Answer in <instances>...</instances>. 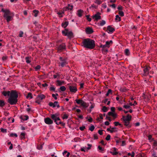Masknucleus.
I'll list each match as a JSON object with an SVG mask.
<instances>
[{
	"label": "nucleus",
	"instance_id": "f257e3e1",
	"mask_svg": "<svg viewBox=\"0 0 157 157\" xmlns=\"http://www.w3.org/2000/svg\"><path fill=\"white\" fill-rule=\"evenodd\" d=\"M2 94L5 96H9L8 99V102L10 105H15L17 103L18 95L17 92L15 91H4L2 92Z\"/></svg>",
	"mask_w": 157,
	"mask_h": 157
},
{
	"label": "nucleus",
	"instance_id": "f03ea898",
	"mask_svg": "<svg viewBox=\"0 0 157 157\" xmlns=\"http://www.w3.org/2000/svg\"><path fill=\"white\" fill-rule=\"evenodd\" d=\"M82 43L84 47L90 49H93L95 46L94 41L89 38L84 39Z\"/></svg>",
	"mask_w": 157,
	"mask_h": 157
},
{
	"label": "nucleus",
	"instance_id": "7ed1b4c3",
	"mask_svg": "<svg viewBox=\"0 0 157 157\" xmlns=\"http://www.w3.org/2000/svg\"><path fill=\"white\" fill-rule=\"evenodd\" d=\"M1 11L4 13L3 17L6 19L7 22H9L12 20L14 14L13 13H11L9 10L2 9Z\"/></svg>",
	"mask_w": 157,
	"mask_h": 157
},
{
	"label": "nucleus",
	"instance_id": "20e7f679",
	"mask_svg": "<svg viewBox=\"0 0 157 157\" xmlns=\"http://www.w3.org/2000/svg\"><path fill=\"white\" fill-rule=\"evenodd\" d=\"M59 59V61L58 63L59 66L63 67L68 64V62L66 58L60 57Z\"/></svg>",
	"mask_w": 157,
	"mask_h": 157
},
{
	"label": "nucleus",
	"instance_id": "39448f33",
	"mask_svg": "<svg viewBox=\"0 0 157 157\" xmlns=\"http://www.w3.org/2000/svg\"><path fill=\"white\" fill-rule=\"evenodd\" d=\"M45 98V96L43 94H40L38 95L35 99V102L38 104H40L42 100Z\"/></svg>",
	"mask_w": 157,
	"mask_h": 157
},
{
	"label": "nucleus",
	"instance_id": "423d86ee",
	"mask_svg": "<svg viewBox=\"0 0 157 157\" xmlns=\"http://www.w3.org/2000/svg\"><path fill=\"white\" fill-rule=\"evenodd\" d=\"M62 34L65 36H67L68 37L71 38L73 36V33L71 31H69L67 29L62 31Z\"/></svg>",
	"mask_w": 157,
	"mask_h": 157
},
{
	"label": "nucleus",
	"instance_id": "0eeeda50",
	"mask_svg": "<svg viewBox=\"0 0 157 157\" xmlns=\"http://www.w3.org/2000/svg\"><path fill=\"white\" fill-rule=\"evenodd\" d=\"M100 15V13L99 12H98L93 16L92 18L94 20L98 21L101 18V17Z\"/></svg>",
	"mask_w": 157,
	"mask_h": 157
},
{
	"label": "nucleus",
	"instance_id": "6e6552de",
	"mask_svg": "<svg viewBox=\"0 0 157 157\" xmlns=\"http://www.w3.org/2000/svg\"><path fill=\"white\" fill-rule=\"evenodd\" d=\"M51 118L54 121V122H56L57 121H60V119L58 117V115L56 113L51 115Z\"/></svg>",
	"mask_w": 157,
	"mask_h": 157
},
{
	"label": "nucleus",
	"instance_id": "1a4fd4ad",
	"mask_svg": "<svg viewBox=\"0 0 157 157\" xmlns=\"http://www.w3.org/2000/svg\"><path fill=\"white\" fill-rule=\"evenodd\" d=\"M48 105L52 107L53 108H55L56 106H57L58 108H59V107L58 103L57 101H55L54 103L50 102L49 103Z\"/></svg>",
	"mask_w": 157,
	"mask_h": 157
},
{
	"label": "nucleus",
	"instance_id": "9d476101",
	"mask_svg": "<svg viewBox=\"0 0 157 157\" xmlns=\"http://www.w3.org/2000/svg\"><path fill=\"white\" fill-rule=\"evenodd\" d=\"M66 49V45L65 44H62L59 45L58 47V52L61 51Z\"/></svg>",
	"mask_w": 157,
	"mask_h": 157
},
{
	"label": "nucleus",
	"instance_id": "9b49d317",
	"mask_svg": "<svg viewBox=\"0 0 157 157\" xmlns=\"http://www.w3.org/2000/svg\"><path fill=\"white\" fill-rule=\"evenodd\" d=\"M45 123L48 124H52L53 123V121L50 118L47 117L44 119Z\"/></svg>",
	"mask_w": 157,
	"mask_h": 157
},
{
	"label": "nucleus",
	"instance_id": "f8f14e48",
	"mask_svg": "<svg viewBox=\"0 0 157 157\" xmlns=\"http://www.w3.org/2000/svg\"><path fill=\"white\" fill-rule=\"evenodd\" d=\"M69 88L70 91L72 93H75L77 91V88L75 86H70Z\"/></svg>",
	"mask_w": 157,
	"mask_h": 157
},
{
	"label": "nucleus",
	"instance_id": "ddd939ff",
	"mask_svg": "<svg viewBox=\"0 0 157 157\" xmlns=\"http://www.w3.org/2000/svg\"><path fill=\"white\" fill-rule=\"evenodd\" d=\"M115 30L114 28L110 26H108L107 28V31L109 33H112Z\"/></svg>",
	"mask_w": 157,
	"mask_h": 157
},
{
	"label": "nucleus",
	"instance_id": "4468645a",
	"mask_svg": "<svg viewBox=\"0 0 157 157\" xmlns=\"http://www.w3.org/2000/svg\"><path fill=\"white\" fill-rule=\"evenodd\" d=\"M132 118V116L129 115H127L126 117L124 116H123L122 119L124 121H130Z\"/></svg>",
	"mask_w": 157,
	"mask_h": 157
},
{
	"label": "nucleus",
	"instance_id": "2eb2a0df",
	"mask_svg": "<svg viewBox=\"0 0 157 157\" xmlns=\"http://www.w3.org/2000/svg\"><path fill=\"white\" fill-rule=\"evenodd\" d=\"M107 131L110 132L111 133H113L114 132H116L117 131V128L114 127L113 128H108L107 129Z\"/></svg>",
	"mask_w": 157,
	"mask_h": 157
},
{
	"label": "nucleus",
	"instance_id": "dca6fc26",
	"mask_svg": "<svg viewBox=\"0 0 157 157\" xmlns=\"http://www.w3.org/2000/svg\"><path fill=\"white\" fill-rule=\"evenodd\" d=\"M100 48H102V52H107L108 51L107 46L106 45H100Z\"/></svg>",
	"mask_w": 157,
	"mask_h": 157
},
{
	"label": "nucleus",
	"instance_id": "f3484780",
	"mask_svg": "<svg viewBox=\"0 0 157 157\" xmlns=\"http://www.w3.org/2000/svg\"><path fill=\"white\" fill-rule=\"evenodd\" d=\"M86 33L87 34H91L94 32L93 29L90 27L87 28L86 29Z\"/></svg>",
	"mask_w": 157,
	"mask_h": 157
},
{
	"label": "nucleus",
	"instance_id": "a211bd4d",
	"mask_svg": "<svg viewBox=\"0 0 157 157\" xmlns=\"http://www.w3.org/2000/svg\"><path fill=\"white\" fill-rule=\"evenodd\" d=\"M73 6L72 5L69 4L67 7L64 8L63 9L65 11H67V10H71L73 9Z\"/></svg>",
	"mask_w": 157,
	"mask_h": 157
},
{
	"label": "nucleus",
	"instance_id": "6ab92c4d",
	"mask_svg": "<svg viewBox=\"0 0 157 157\" xmlns=\"http://www.w3.org/2000/svg\"><path fill=\"white\" fill-rule=\"evenodd\" d=\"M108 115L112 116L113 117V120H114L117 117V114L115 112H109L108 113Z\"/></svg>",
	"mask_w": 157,
	"mask_h": 157
},
{
	"label": "nucleus",
	"instance_id": "aec40b11",
	"mask_svg": "<svg viewBox=\"0 0 157 157\" xmlns=\"http://www.w3.org/2000/svg\"><path fill=\"white\" fill-rule=\"evenodd\" d=\"M149 69H150V67H146L144 69V75H147L148 74Z\"/></svg>",
	"mask_w": 157,
	"mask_h": 157
},
{
	"label": "nucleus",
	"instance_id": "412c9836",
	"mask_svg": "<svg viewBox=\"0 0 157 157\" xmlns=\"http://www.w3.org/2000/svg\"><path fill=\"white\" fill-rule=\"evenodd\" d=\"M64 11H65L63 9V10L59 11L57 12V13L59 17H63V15L64 13Z\"/></svg>",
	"mask_w": 157,
	"mask_h": 157
},
{
	"label": "nucleus",
	"instance_id": "4be33fe9",
	"mask_svg": "<svg viewBox=\"0 0 157 157\" xmlns=\"http://www.w3.org/2000/svg\"><path fill=\"white\" fill-rule=\"evenodd\" d=\"M113 151H110V153H111L113 155H116L118 154V152H117L116 151L117 150V149L115 147H113Z\"/></svg>",
	"mask_w": 157,
	"mask_h": 157
},
{
	"label": "nucleus",
	"instance_id": "5701e85b",
	"mask_svg": "<svg viewBox=\"0 0 157 157\" xmlns=\"http://www.w3.org/2000/svg\"><path fill=\"white\" fill-rule=\"evenodd\" d=\"M81 105L82 106L86 108H87L89 106V104H88V103L85 102L83 101L81 103Z\"/></svg>",
	"mask_w": 157,
	"mask_h": 157
},
{
	"label": "nucleus",
	"instance_id": "b1692460",
	"mask_svg": "<svg viewBox=\"0 0 157 157\" xmlns=\"http://www.w3.org/2000/svg\"><path fill=\"white\" fill-rule=\"evenodd\" d=\"M105 23L106 22L105 21L102 20L98 23V25L99 26H103L105 24Z\"/></svg>",
	"mask_w": 157,
	"mask_h": 157
},
{
	"label": "nucleus",
	"instance_id": "393cba45",
	"mask_svg": "<svg viewBox=\"0 0 157 157\" xmlns=\"http://www.w3.org/2000/svg\"><path fill=\"white\" fill-rule=\"evenodd\" d=\"M63 155L65 157H69L70 153L69 152H67L66 151H65L63 153Z\"/></svg>",
	"mask_w": 157,
	"mask_h": 157
},
{
	"label": "nucleus",
	"instance_id": "a878e982",
	"mask_svg": "<svg viewBox=\"0 0 157 157\" xmlns=\"http://www.w3.org/2000/svg\"><path fill=\"white\" fill-rule=\"evenodd\" d=\"M83 11L81 10H78L77 12V15L79 17H81L82 16V14Z\"/></svg>",
	"mask_w": 157,
	"mask_h": 157
},
{
	"label": "nucleus",
	"instance_id": "bb28decb",
	"mask_svg": "<svg viewBox=\"0 0 157 157\" xmlns=\"http://www.w3.org/2000/svg\"><path fill=\"white\" fill-rule=\"evenodd\" d=\"M68 25V22L67 21H65L62 24V26L64 28H65Z\"/></svg>",
	"mask_w": 157,
	"mask_h": 157
},
{
	"label": "nucleus",
	"instance_id": "cd10ccee",
	"mask_svg": "<svg viewBox=\"0 0 157 157\" xmlns=\"http://www.w3.org/2000/svg\"><path fill=\"white\" fill-rule=\"evenodd\" d=\"M113 43L112 40H110L109 41H107L106 42L105 44L107 46V48H109L110 46L109 45L112 44Z\"/></svg>",
	"mask_w": 157,
	"mask_h": 157
},
{
	"label": "nucleus",
	"instance_id": "c85d7f7f",
	"mask_svg": "<svg viewBox=\"0 0 157 157\" xmlns=\"http://www.w3.org/2000/svg\"><path fill=\"white\" fill-rule=\"evenodd\" d=\"M60 75L59 73H56V74L53 75V77L54 78H57L59 79Z\"/></svg>",
	"mask_w": 157,
	"mask_h": 157
},
{
	"label": "nucleus",
	"instance_id": "c756f323",
	"mask_svg": "<svg viewBox=\"0 0 157 157\" xmlns=\"http://www.w3.org/2000/svg\"><path fill=\"white\" fill-rule=\"evenodd\" d=\"M33 13H34V16L35 17H36L38 15L39 13V11L37 10H34L33 11Z\"/></svg>",
	"mask_w": 157,
	"mask_h": 157
},
{
	"label": "nucleus",
	"instance_id": "7c9ffc66",
	"mask_svg": "<svg viewBox=\"0 0 157 157\" xmlns=\"http://www.w3.org/2000/svg\"><path fill=\"white\" fill-rule=\"evenodd\" d=\"M57 85L60 86L63 84L64 83V82L63 81H61L59 80H57Z\"/></svg>",
	"mask_w": 157,
	"mask_h": 157
},
{
	"label": "nucleus",
	"instance_id": "2f4dec72",
	"mask_svg": "<svg viewBox=\"0 0 157 157\" xmlns=\"http://www.w3.org/2000/svg\"><path fill=\"white\" fill-rule=\"evenodd\" d=\"M115 20L117 21H120L121 20V17L117 15L116 16Z\"/></svg>",
	"mask_w": 157,
	"mask_h": 157
},
{
	"label": "nucleus",
	"instance_id": "473e14b6",
	"mask_svg": "<svg viewBox=\"0 0 157 157\" xmlns=\"http://www.w3.org/2000/svg\"><path fill=\"white\" fill-rule=\"evenodd\" d=\"M66 89V88L64 86H61L60 88V91H59V92L61 91H65Z\"/></svg>",
	"mask_w": 157,
	"mask_h": 157
},
{
	"label": "nucleus",
	"instance_id": "72a5a7b5",
	"mask_svg": "<svg viewBox=\"0 0 157 157\" xmlns=\"http://www.w3.org/2000/svg\"><path fill=\"white\" fill-rule=\"evenodd\" d=\"M102 1L100 0H94V2L98 5L101 4L102 3Z\"/></svg>",
	"mask_w": 157,
	"mask_h": 157
},
{
	"label": "nucleus",
	"instance_id": "f704fd0d",
	"mask_svg": "<svg viewBox=\"0 0 157 157\" xmlns=\"http://www.w3.org/2000/svg\"><path fill=\"white\" fill-rule=\"evenodd\" d=\"M5 105L4 101L3 100H0V106L3 107Z\"/></svg>",
	"mask_w": 157,
	"mask_h": 157
},
{
	"label": "nucleus",
	"instance_id": "c9c22d12",
	"mask_svg": "<svg viewBox=\"0 0 157 157\" xmlns=\"http://www.w3.org/2000/svg\"><path fill=\"white\" fill-rule=\"evenodd\" d=\"M125 54L127 56H128L130 55L129 50L128 49H125L124 51Z\"/></svg>",
	"mask_w": 157,
	"mask_h": 157
},
{
	"label": "nucleus",
	"instance_id": "e433bc0d",
	"mask_svg": "<svg viewBox=\"0 0 157 157\" xmlns=\"http://www.w3.org/2000/svg\"><path fill=\"white\" fill-rule=\"evenodd\" d=\"M26 62L28 63H29L31 62L30 58L29 57H26L25 58Z\"/></svg>",
	"mask_w": 157,
	"mask_h": 157
},
{
	"label": "nucleus",
	"instance_id": "4c0bfd02",
	"mask_svg": "<svg viewBox=\"0 0 157 157\" xmlns=\"http://www.w3.org/2000/svg\"><path fill=\"white\" fill-rule=\"evenodd\" d=\"M27 98H29V99H32L33 98L32 94L30 93H28L27 96Z\"/></svg>",
	"mask_w": 157,
	"mask_h": 157
},
{
	"label": "nucleus",
	"instance_id": "58836bf2",
	"mask_svg": "<svg viewBox=\"0 0 157 157\" xmlns=\"http://www.w3.org/2000/svg\"><path fill=\"white\" fill-rule=\"evenodd\" d=\"M58 96V94H52V97L54 98L55 100H57V96Z\"/></svg>",
	"mask_w": 157,
	"mask_h": 157
},
{
	"label": "nucleus",
	"instance_id": "ea45409f",
	"mask_svg": "<svg viewBox=\"0 0 157 157\" xmlns=\"http://www.w3.org/2000/svg\"><path fill=\"white\" fill-rule=\"evenodd\" d=\"M112 90L111 89H109V90H108V91H107V92L106 94V96H108L110 94H112Z\"/></svg>",
	"mask_w": 157,
	"mask_h": 157
},
{
	"label": "nucleus",
	"instance_id": "a19ab883",
	"mask_svg": "<svg viewBox=\"0 0 157 157\" xmlns=\"http://www.w3.org/2000/svg\"><path fill=\"white\" fill-rule=\"evenodd\" d=\"M75 101L78 104H81L83 100L81 99H76Z\"/></svg>",
	"mask_w": 157,
	"mask_h": 157
},
{
	"label": "nucleus",
	"instance_id": "79ce46f5",
	"mask_svg": "<svg viewBox=\"0 0 157 157\" xmlns=\"http://www.w3.org/2000/svg\"><path fill=\"white\" fill-rule=\"evenodd\" d=\"M10 137H14L15 136L16 137H17V135L16 133H11L10 135Z\"/></svg>",
	"mask_w": 157,
	"mask_h": 157
},
{
	"label": "nucleus",
	"instance_id": "37998d69",
	"mask_svg": "<svg viewBox=\"0 0 157 157\" xmlns=\"http://www.w3.org/2000/svg\"><path fill=\"white\" fill-rule=\"evenodd\" d=\"M40 65H37L35 67V70L36 71H38L40 70Z\"/></svg>",
	"mask_w": 157,
	"mask_h": 157
},
{
	"label": "nucleus",
	"instance_id": "c03bdc74",
	"mask_svg": "<svg viewBox=\"0 0 157 157\" xmlns=\"http://www.w3.org/2000/svg\"><path fill=\"white\" fill-rule=\"evenodd\" d=\"M120 90L122 92H124L126 91L127 89L125 88H121L120 89Z\"/></svg>",
	"mask_w": 157,
	"mask_h": 157
},
{
	"label": "nucleus",
	"instance_id": "a18cd8bd",
	"mask_svg": "<svg viewBox=\"0 0 157 157\" xmlns=\"http://www.w3.org/2000/svg\"><path fill=\"white\" fill-rule=\"evenodd\" d=\"M90 103L91 104L90 107V108L91 109L94 108L95 106V104L94 103H92L91 102H90Z\"/></svg>",
	"mask_w": 157,
	"mask_h": 157
},
{
	"label": "nucleus",
	"instance_id": "49530a36",
	"mask_svg": "<svg viewBox=\"0 0 157 157\" xmlns=\"http://www.w3.org/2000/svg\"><path fill=\"white\" fill-rule=\"evenodd\" d=\"M1 132L4 133H6L7 132V129H4L2 128H1Z\"/></svg>",
	"mask_w": 157,
	"mask_h": 157
},
{
	"label": "nucleus",
	"instance_id": "de8ad7c7",
	"mask_svg": "<svg viewBox=\"0 0 157 157\" xmlns=\"http://www.w3.org/2000/svg\"><path fill=\"white\" fill-rule=\"evenodd\" d=\"M123 107L126 109H129L131 108L130 106L128 104L124 105L123 106Z\"/></svg>",
	"mask_w": 157,
	"mask_h": 157
},
{
	"label": "nucleus",
	"instance_id": "09e8293b",
	"mask_svg": "<svg viewBox=\"0 0 157 157\" xmlns=\"http://www.w3.org/2000/svg\"><path fill=\"white\" fill-rule=\"evenodd\" d=\"M95 127L93 125L91 126L89 128V129L91 131H93Z\"/></svg>",
	"mask_w": 157,
	"mask_h": 157
},
{
	"label": "nucleus",
	"instance_id": "8fccbe9b",
	"mask_svg": "<svg viewBox=\"0 0 157 157\" xmlns=\"http://www.w3.org/2000/svg\"><path fill=\"white\" fill-rule=\"evenodd\" d=\"M87 20L89 22H90L91 21V18L90 17V16L88 15H86Z\"/></svg>",
	"mask_w": 157,
	"mask_h": 157
},
{
	"label": "nucleus",
	"instance_id": "3c124183",
	"mask_svg": "<svg viewBox=\"0 0 157 157\" xmlns=\"http://www.w3.org/2000/svg\"><path fill=\"white\" fill-rule=\"evenodd\" d=\"M81 151H87V150L86 148V147H82L81 149Z\"/></svg>",
	"mask_w": 157,
	"mask_h": 157
},
{
	"label": "nucleus",
	"instance_id": "603ef678",
	"mask_svg": "<svg viewBox=\"0 0 157 157\" xmlns=\"http://www.w3.org/2000/svg\"><path fill=\"white\" fill-rule=\"evenodd\" d=\"M119 15L121 17H123L124 16V12L121 11H120L119 12Z\"/></svg>",
	"mask_w": 157,
	"mask_h": 157
},
{
	"label": "nucleus",
	"instance_id": "864d4df0",
	"mask_svg": "<svg viewBox=\"0 0 157 157\" xmlns=\"http://www.w3.org/2000/svg\"><path fill=\"white\" fill-rule=\"evenodd\" d=\"M107 108L106 107L104 106L103 107L102 110L104 112H106V111H107Z\"/></svg>",
	"mask_w": 157,
	"mask_h": 157
},
{
	"label": "nucleus",
	"instance_id": "5fc2aeb1",
	"mask_svg": "<svg viewBox=\"0 0 157 157\" xmlns=\"http://www.w3.org/2000/svg\"><path fill=\"white\" fill-rule=\"evenodd\" d=\"M68 118V116L66 114H64L63 117V119H67Z\"/></svg>",
	"mask_w": 157,
	"mask_h": 157
},
{
	"label": "nucleus",
	"instance_id": "6e6d98bb",
	"mask_svg": "<svg viewBox=\"0 0 157 157\" xmlns=\"http://www.w3.org/2000/svg\"><path fill=\"white\" fill-rule=\"evenodd\" d=\"M124 121V124L126 126H128V125H129V121Z\"/></svg>",
	"mask_w": 157,
	"mask_h": 157
},
{
	"label": "nucleus",
	"instance_id": "4d7b16f0",
	"mask_svg": "<svg viewBox=\"0 0 157 157\" xmlns=\"http://www.w3.org/2000/svg\"><path fill=\"white\" fill-rule=\"evenodd\" d=\"M110 137H111V136H110V135H108L105 138V140H107V141H108L109 140H110Z\"/></svg>",
	"mask_w": 157,
	"mask_h": 157
},
{
	"label": "nucleus",
	"instance_id": "13d9d810",
	"mask_svg": "<svg viewBox=\"0 0 157 157\" xmlns=\"http://www.w3.org/2000/svg\"><path fill=\"white\" fill-rule=\"evenodd\" d=\"M23 32L22 31H20L19 32V36L20 37H22L23 36Z\"/></svg>",
	"mask_w": 157,
	"mask_h": 157
},
{
	"label": "nucleus",
	"instance_id": "bf43d9fd",
	"mask_svg": "<svg viewBox=\"0 0 157 157\" xmlns=\"http://www.w3.org/2000/svg\"><path fill=\"white\" fill-rule=\"evenodd\" d=\"M114 125L115 126H117L118 125H121V124H120L118 122H115L114 123Z\"/></svg>",
	"mask_w": 157,
	"mask_h": 157
},
{
	"label": "nucleus",
	"instance_id": "052dcab7",
	"mask_svg": "<svg viewBox=\"0 0 157 157\" xmlns=\"http://www.w3.org/2000/svg\"><path fill=\"white\" fill-rule=\"evenodd\" d=\"M87 145L88 146V147H86V148H87V150L88 151V150H90L91 148V147H92V145L91 144H87Z\"/></svg>",
	"mask_w": 157,
	"mask_h": 157
},
{
	"label": "nucleus",
	"instance_id": "680f3d73",
	"mask_svg": "<svg viewBox=\"0 0 157 157\" xmlns=\"http://www.w3.org/2000/svg\"><path fill=\"white\" fill-rule=\"evenodd\" d=\"M50 90L51 91H55V88L53 86H51L50 88Z\"/></svg>",
	"mask_w": 157,
	"mask_h": 157
},
{
	"label": "nucleus",
	"instance_id": "e2e57ef3",
	"mask_svg": "<svg viewBox=\"0 0 157 157\" xmlns=\"http://www.w3.org/2000/svg\"><path fill=\"white\" fill-rule=\"evenodd\" d=\"M25 133L24 132H22L21 134V138H23L25 137Z\"/></svg>",
	"mask_w": 157,
	"mask_h": 157
},
{
	"label": "nucleus",
	"instance_id": "0e129e2a",
	"mask_svg": "<svg viewBox=\"0 0 157 157\" xmlns=\"http://www.w3.org/2000/svg\"><path fill=\"white\" fill-rule=\"evenodd\" d=\"M85 128V126H82L81 127H79V129L81 131H82L84 130V129Z\"/></svg>",
	"mask_w": 157,
	"mask_h": 157
},
{
	"label": "nucleus",
	"instance_id": "69168bd1",
	"mask_svg": "<svg viewBox=\"0 0 157 157\" xmlns=\"http://www.w3.org/2000/svg\"><path fill=\"white\" fill-rule=\"evenodd\" d=\"M102 130H99L98 131V133L100 135H102L103 134Z\"/></svg>",
	"mask_w": 157,
	"mask_h": 157
},
{
	"label": "nucleus",
	"instance_id": "338daca9",
	"mask_svg": "<svg viewBox=\"0 0 157 157\" xmlns=\"http://www.w3.org/2000/svg\"><path fill=\"white\" fill-rule=\"evenodd\" d=\"M94 137L95 139H97L98 138V137L97 134H95L94 135Z\"/></svg>",
	"mask_w": 157,
	"mask_h": 157
},
{
	"label": "nucleus",
	"instance_id": "774afa93",
	"mask_svg": "<svg viewBox=\"0 0 157 157\" xmlns=\"http://www.w3.org/2000/svg\"><path fill=\"white\" fill-rule=\"evenodd\" d=\"M97 8V6H96L94 4H92L90 7V8Z\"/></svg>",
	"mask_w": 157,
	"mask_h": 157
}]
</instances>
